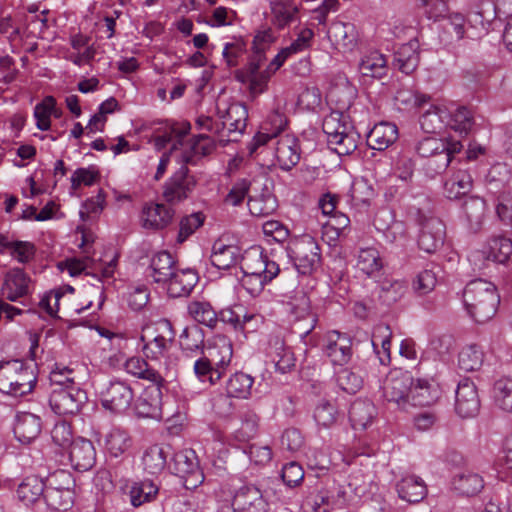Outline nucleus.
I'll return each mask as SVG.
<instances>
[{"label":"nucleus","instance_id":"f257e3e1","mask_svg":"<svg viewBox=\"0 0 512 512\" xmlns=\"http://www.w3.org/2000/svg\"><path fill=\"white\" fill-rule=\"evenodd\" d=\"M463 302L467 313L475 322L485 323L495 316L500 296L493 283L476 279L466 285Z\"/></svg>","mask_w":512,"mask_h":512},{"label":"nucleus","instance_id":"f03ea898","mask_svg":"<svg viewBox=\"0 0 512 512\" xmlns=\"http://www.w3.org/2000/svg\"><path fill=\"white\" fill-rule=\"evenodd\" d=\"M33 369L20 360L0 363V392L12 397L31 393L36 384Z\"/></svg>","mask_w":512,"mask_h":512},{"label":"nucleus","instance_id":"7ed1b4c3","mask_svg":"<svg viewBox=\"0 0 512 512\" xmlns=\"http://www.w3.org/2000/svg\"><path fill=\"white\" fill-rule=\"evenodd\" d=\"M44 501L51 510L66 511L73 504L74 479L66 470H58L47 479Z\"/></svg>","mask_w":512,"mask_h":512},{"label":"nucleus","instance_id":"20e7f679","mask_svg":"<svg viewBox=\"0 0 512 512\" xmlns=\"http://www.w3.org/2000/svg\"><path fill=\"white\" fill-rule=\"evenodd\" d=\"M287 252L299 273L311 274L320 266L321 255L318 243L310 235L291 240Z\"/></svg>","mask_w":512,"mask_h":512},{"label":"nucleus","instance_id":"39448f33","mask_svg":"<svg viewBox=\"0 0 512 512\" xmlns=\"http://www.w3.org/2000/svg\"><path fill=\"white\" fill-rule=\"evenodd\" d=\"M87 401L84 390L74 385L54 388L50 394L49 405L52 411L61 416L76 415Z\"/></svg>","mask_w":512,"mask_h":512},{"label":"nucleus","instance_id":"423d86ee","mask_svg":"<svg viewBox=\"0 0 512 512\" xmlns=\"http://www.w3.org/2000/svg\"><path fill=\"white\" fill-rule=\"evenodd\" d=\"M171 469L183 479V485L186 489H195L204 481V474L200 469L196 453L192 449L174 453Z\"/></svg>","mask_w":512,"mask_h":512},{"label":"nucleus","instance_id":"0eeeda50","mask_svg":"<svg viewBox=\"0 0 512 512\" xmlns=\"http://www.w3.org/2000/svg\"><path fill=\"white\" fill-rule=\"evenodd\" d=\"M413 377L407 371L394 370L390 372L382 386L383 396L388 402L395 403L401 410L410 407V393Z\"/></svg>","mask_w":512,"mask_h":512},{"label":"nucleus","instance_id":"6e6552de","mask_svg":"<svg viewBox=\"0 0 512 512\" xmlns=\"http://www.w3.org/2000/svg\"><path fill=\"white\" fill-rule=\"evenodd\" d=\"M174 339L175 331L171 322L162 319L156 323L152 338L141 336L144 342L143 353L149 359L159 360L167 355Z\"/></svg>","mask_w":512,"mask_h":512},{"label":"nucleus","instance_id":"1a4fd4ad","mask_svg":"<svg viewBox=\"0 0 512 512\" xmlns=\"http://www.w3.org/2000/svg\"><path fill=\"white\" fill-rule=\"evenodd\" d=\"M196 185L197 180L184 164L165 183L162 196L166 202L176 204L187 199Z\"/></svg>","mask_w":512,"mask_h":512},{"label":"nucleus","instance_id":"9d476101","mask_svg":"<svg viewBox=\"0 0 512 512\" xmlns=\"http://www.w3.org/2000/svg\"><path fill=\"white\" fill-rule=\"evenodd\" d=\"M480 407V397L474 382L470 379L461 380L455 391L456 414L463 419L473 418L479 413Z\"/></svg>","mask_w":512,"mask_h":512},{"label":"nucleus","instance_id":"9b49d317","mask_svg":"<svg viewBox=\"0 0 512 512\" xmlns=\"http://www.w3.org/2000/svg\"><path fill=\"white\" fill-rule=\"evenodd\" d=\"M134 398L132 388L123 381H112L101 392V402L104 408L121 413L126 411Z\"/></svg>","mask_w":512,"mask_h":512},{"label":"nucleus","instance_id":"f8f14e48","mask_svg":"<svg viewBox=\"0 0 512 512\" xmlns=\"http://www.w3.org/2000/svg\"><path fill=\"white\" fill-rule=\"evenodd\" d=\"M445 225L435 217L426 218L421 223L418 246L426 253H434L444 243Z\"/></svg>","mask_w":512,"mask_h":512},{"label":"nucleus","instance_id":"ddd939ff","mask_svg":"<svg viewBox=\"0 0 512 512\" xmlns=\"http://www.w3.org/2000/svg\"><path fill=\"white\" fill-rule=\"evenodd\" d=\"M233 512H267V503L255 486L239 488L232 500Z\"/></svg>","mask_w":512,"mask_h":512},{"label":"nucleus","instance_id":"4468645a","mask_svg":"<svg viewBox=\"0 0 512 512\" xmlns=\"http://www.w3.org/2000/svg\"><path fill=\"white\" fill-rule=\"evenodd\" d=\"M324 352L334 365H345L349 362L352 350L351 339L338 331L326 335Z\"/></svg>","mask_w":512,"mask_h":512},{"label":"nucleus","instance_id":"2eb2a0df","mask_svg":"<svg viewBox=\"0 0 512 512\" xmlns=\"http://www.w3.org/2000/svg\"><path fill=\"white\" fill-rule=\"evenodd\" d=\"M275 158L282 170L289 171L300 160V147L296 137L290 134L281 136L275 147Z\"/></svg>","mask_w":512,"mask_h":512},{"label":"nucleus","instance_id":"dca6fc26","mask_svg":"<svg viewBox=\"0 0 512 512\" xmlns=\"http://www.w3.org/2000/svg\"><path fill=\"white\" fill-rule=\"evenodd\" d=\"M174 214L175 211L164 204L148 203L142 209V226L151 230L164 229L172 222Z\"/></svg>","mask_w":512,"mask_h":512},{"label":"nucleus","instance_id":"f3484780","mask_svg":"<svg viewBox=\"0 0 512 512\" xmlns=\"http://www.w3.org/2000/svg\"><path fill=\"white\" fill-rule=\"evenodd\" d=\"M161 386L162 384H152L146 387L136 400L135 411L139 417H161Z\"/></svg>","mask_w":512,"mask_h":512},{"label":"nucleus","instance_id":"a211bd4d","mask_svg":"<svg viewBox=\"0 0 512 512\" xmlns=\"http://www.w3.org/2000/svg\"><path fill=\"white\" fill-rule=\"evenodd\" d=\"M69 460L72 467L80 472L90 470L96 462V451L90 440L76 439L69 449Z\"/></svg>","mask_w":512,"mask_h":512},{"label":"nucleus","instance_id":"6ab92c4d","mask_svg":"<svg viewBox=\"0 0 512 512\" xmlns=\"http://www.w3.org/2000/svg\"><path fill=\"white\" fill-rule=\"evenodd\" d=\"M198 282V275L195 270L177 267L166 285L168 294L173 298L188 296Z\"/></svg>","mask_w":512,"mask_h":512},{"label":"nucleus","instance_id":"aec40b11","mask_svg":"<svg viewBox=\"0 0 512 512\" xmlns=\"http://www.w3.org/2000/svg\"><path fill=\"white\" fill-rule=\"evenodd\" d=\"M287 125V118L284 113L274 110L262 124L259 131L253 138L251 153L258 147L265 145L268 141L278 136Z\"/></svg>","mask_w":512,"mask_h":512},{"label":"nucleus","instance_id":"412c9836","mask_svg":"<svg viewBox=\"0 0 512 512\" xmlns=\"http://www.w3.org/2000/svg\"><path fill=\"white\" fill-rule=\"evenodd\" d=\"M42 431L41 418L30 412H21L17 415L14 425V434L19 442L30 444Z\"/></svg>","mask_w":512,"mask_h":512},{"label":"nucleus","instance_id":"4be33fe9","mask_svg":"<svg viewBox=\"0 0 512 512\" xmlns=\"http://www.w3.org/2000/svg\"><path fill=\"white\" fill-rule=\"evenodd\" d=\"M396 491L401 500L416 504L426 497L427 486L422 478L408 475L397 482Z\"/></svg>","mask_w":512,"mask_h":512},{"label":"nucleus","instance_id":"5701e85b","mask_svg":"<svg viewBox=\"0 0 512 512\" xmlns=\"http://www.w3.org/2000/svg\"><path fill=\"white\" fill-rule=\"evenodd\" d=\"M440 396L438 385L434 381L427 379H413L408 397L410 406H429L435 403Z\"/></svg>","mask_w":512,"mask_h":512},{"label":"nucleus","instance_id":"b1692460","mask_svg":"<svg viewBox=\"0 0 512 512\" xmlns=\"http://www.w3.org/2000/svg\"><path fill=\"white\" fill-rule=\"evenodd\" d=\"M178 267L176 260L168 251H159L155 253L150 260V276L153 281L159 284H164L173 275V272Z\"/></svg>","mask_w":512,"mask_h":512},{"label":"nucleus","instance_id":"393cba45","mask_svg":"<svg viewBox=\"0 0 512 512\" xmlns=\"http://www.w3.org/2000/svg\"><path fill=\"white\" fill-rule=\"evenodd\" d=\"M486 211V202L478 196H469L462 204V213L467 228L472 232H478L483 224Z\"/></svg>","mask_w":512,"mask_h":512},{"label":"nucleus","instance_id":"a878e982","mask_svg":"<svg viewBox=\"0 0 512 512\" xmlns=\"http://www.w3.org/2000/svg\"><path fill=\"white\" fill-rule=\"evenodd\" d=\"M398 138V128L395 124L381 122L376 124L367 136L370 148L378 151L385 150Z\"/></svg>","mask_w":512,"mask_h":512},{"label":"nucleus","instance_id":"bb28decb","mask_svg":"<svg viewBox=\"0 0 512 512\" xmlns=\"http://www.w3.org/2000/svg\"><path fill=\"white\" fill-rule=\"evenodd\" d=\"M473 187V179L468 169H458L444 182V194L448 199L466 196Z\"/></svg>","mask_w":512,"mask_h":512},{"label":"nucleus","instance_id":"cd10ccee","mask_svg":"<svg viewBox=\"0 0 512 512\" xmlns=\"http://www.w3.org/2000/svg\"><path fill=\"white\" fill-rule=\"evenodd\" d=\"M330 41L339 49H352L357 42V31L352 23L333 22L328 29Z\"/></svg>","mask_w":512,"mask_h":512},{"label":"nucleus","instance_id":"c85d7f7f","mask_svg":"<svg viewBox=\"0 0 512 512\" xmlns=\"http://www.w3.org/2000/svg\"><path fill=\"white\" fill-rule=\"evenodd\" d=\"M240 258V249L236 245H226L218 240L213 245L211 263L218 269H229L233 267Z\"/></svg>","mask_w":512,"mask_h":512},{"label":"nucleus","instance_id":"c756f323","mask_svg":"<svg viewBox=\"0 0 512 512\" xmlns=\"http://www.w3.org/2000/svg\"><path fill=\"white\" fill-rule=\"evenodd\" d=\"M391 336L392 332L387 324L380 323L373 328L371 342L375 352L379 355L378 358L382 365L389 364L391 360Z\"/></svg>","mask_w":512,"mask_h":512},{"label":"nucleus","instance_id":"7c9ffc66","mask_svg":"<svg viewBox=\"0 0 512 512\" xmlns=\"http://www.w3.org/2000/svg\"><path fill=\"white\" fill-rule=\"evenodd\" d=\"M269 356L276 370L281 373H286L295 366V358L292 351L285 346L280 338L270 341Z\"/></svg>","mask_w":512,"mask_h":512},{"label":"nucleus","instance_id":"2f4dec72","mask_svg":"<svg viewBox=\"0 0 512 512\" xmlns=\"http://www.w3.org/2000/svg\"><path fill=\"white\" fill-rule=\"evenodd\" d=\"M405 292L406 285L403 281L384 279L374 293L382 305L389 307L398 302Z\"/></svg>","mask_w":512,"mask_h":512},{"label":"nucleus","instance_id":"473e14b6","mask_svg":"<svg viewBox=\"0 0 512 512\" xmlns=\"http://www.w3.org/2000/svg\"><path fill=\"white\" fill-rule=\"evenodd\" d=\"M383 259L374 247L362 248L357 256V268L368 277H376L383 269Z\"/></svg>","mask_w":512,"mask_h":512},{"label":"nucleus","instance_id":"72a5a7b5","mask_svg":"<svg viewBox=\"0 0 512 512\" xmlns=\"http://www.w3.org/2000/svg\"><path fill=\"white\" fill-rule=\"evenodd\" d=\"M375 406L369 401L357 400L349 410V419L354 429H366L375 416Z\"/></svg>","mask_w":512,"mask_h":512},{"label":"nucleus","instance_id":"f704fd0d","mask_svg":"<svg viewBox=\"0 0 512 512\" xmlns=\"http://www.w3.org/2000/svg\"><path fill=\"white\" fill-rule=\"evenodd\" d=\"M125 370L137 378L150 381L152 384H163L164 382L161 374L140 357L129 358L125 362Z\"/></svg>","mask_w":512,"mask_h":512},{"label":"nucleus","instance_id":"c9c22d12","mask_svg":"<svg viewBox=\"0 0 512 512\" xmlns=\"http://www.w3.org/2000/svg\"><path fill=\"white\" fill-rule=\"evenodd\" d=\"M419 53L414 42L403 44L395 53L394 65L406 75L411 74L419 64Z\"/></svg>","mask_w":512,"mask_h":512},{"label":"nucleus","instance_id":"e433bc0d","mask_svg":"<svg viewBox=\"0 0 512 512\" xmlns=\"http://www.w3.org/2000/svg\"><path fill=\"white\" fill-rule=\"evenodd\" d=\"M277 207L276 197L268 190L261 194L250 196L248 199L249 211L255 217H268L276 211Z\"/></svg>","mask_w":512,"mask_h":512},{"label":"nucleus","instance_id":"4c0bfd02","mask_svg":"<svg viewBox=\"0 0 512 512\" xmlns=\"http://www.w3.org/2000/svg\"><path fill=\"white\" fill-rule=\"evenodd\" d=\"M47 485L36 476L27 477L18 487V498L25 504L35 503L40 497L44 498Z\"/></svg>","mask_w":512,"mask_h":512},{"label":"nucleus","instance_id":"58836bf2","mask_svg":"<svg viewBox=\"0 0 512 512\" xmlns=\"http://www.w3.org/2000/svg\"><path fill=\"white\" fill-rule=\"evenodd\" d=\"M359 71L363 77L382 78L387 72L386 58L381 53L373 51L362 58Z\"/></svg>","mask_w":512,"mask_h":512},{"label":"nucleus","instance_id":"ea45409f","mask_svg":"<svg viewBox=\"0 0 512 512\" xmlns=\"http://www.w3.org/2000/svg\"><path fill=\"white\" fill-rule=\"evenodd\" d=\"M492 398L497 408L512 413V377H502L495 381Z\"/></svg>","mask_w":512,"mask_h":512},{"label":"nucleus","instance_id":"a19ab883","mask_svg":"<svg viewBox=\"0 0 512 512\" xmlns=\"http://www.w3.org/2000/svg\"><path fill=\"white\" fill-rule=\"evenodd\" d=\"M487 258L498 263H506L512 255V240L499 235L493 236L488 241Z\"/></svg>","mask_w":512,"mask_h":512},{"label":"nucleus","instance_id":"79ce46f5","mask_svg":"<svg viewBox=\"0 0 512 512\" xmlns=\"http://www.w3.org/2000/svg\"><path fill=\"white\" fill-rule=\"evenodd\" d=\"M254 379L243 372L233 374L226 384V392L235 398L247 399L251 395Z\"/></svg>","mask_w":512,"mask_h":512},{"label":"nucleus","instance_id":"37998d69","mask_svg":"<svg viewBox=\"0 0 512 512\" xmlns=\"http://www.w3.org/2000/svg\"><path fill=\"white\" fill-rule=\"evenodd\" d=\"M202 354H204L215 367L223 372L232 359V345L225 340H220L219 343L202 351Z\"/></svg>","mask_w":512,"mask_h":512},{"label":"nucleus","instance_id":"c03bdc74","mask_svg":"<svg viewBox=\"0 0 512 512\" xmlns=\"http://www.w3.org/2000/svg\"><path fill=\"white\" fill-rule=\"evenodd\" d=\"M168 452L159 445H152L144 452V469L150 474H159L167 463Z\"/></svg>","mask_w":512,"mask_h":512},{"label":"nucleus","instance_id":"a18cd8bd","mask_svg":"<svg viewBox=\"0 0 512 512\" xmlns=\"http://www.w3.org/2000/svg\"><path fill=\"white\" fill-rule=\"evenodd\" d=\"M346 119L347 117L338 111L331 112L324 118L322 128L329 144L350 128L351 124Z\"/></svg>","mask_w":512,"mask_h":512},{"label":"nucleus","instance_id":"49530a36","mask_svg":"<svg viewBox=\"0 0 512 512\" xmlns=\"http://www.w3.org/2000/svg\"><path fill=\"white\" fill-rule=\"evenodd\" d=\"M131 446V438L125 430L113 428L105 437V447L112 457H119Z\"/></svg>","mask_w":512,"mask_h":512},{"label":"nucleus","instance_id":"de8ad7c7","mask_svg":"<svg viewBox=\"0 0 512 512\" xmlns=\"http://www.w3.org/2000/svg\"><path fill=\"white\" fill-rule=\"evenodd\" d=\"M453 486L462 495L473 496L484 487L482 477L475 473H462L453 478Z\"/></svg>","mask_w":512,"mask_h":512},{"label":"nucleus","instance_id":"09e8293b","mask_svg":"<svg viewBox=\"0 0 512 512\" xmlns=\"http://www.w3.org/2000/svg\"><path fill=\"white\" fill-rule=\"evenodd\" d=\"M158 492V486L150 480L135 482L131 486L129 493L131 504L134 507H138L146 502H150L155 499Z\"/></svg>","mask_w":512,"mask_h":512},{"label":"nucleus","instance_id":"8fccbe9b","mask_svg":"<svg viewBox=\"0 0 512 512\" xmlns=\"http://www.w3.org/2000/svg\"><path fill=\"white\" fill-rule=\"evenodd\" d=\"M483 360L482 349L476 344H471L464 347L459 353L458 365L461 370L471 372L480 369Z\"/></svg>","mask_w":512,"mask_h":512},{"label":"nucleus","instance_id":"3c124183","mask_svg":"<svg viewBox=\"0 0 512 512\" xmlns=\"http://www.w3.org/2000/svg\"><path fill=\"white\" fill-rule=\"evenodd\" d=\"M188 311L194 320L210 328H214L218 322V314L209 302H191Z\"/></svg>","mask_w":512,"mask_h":512},{"label":"nucleus","instance_id":"603ef678","mask_svg":"<svg viewBox=\"0 0 512 512\" xmlns=\"http://www.w3.org/2000/svg\"><path fill=\"white\" fill-rule=\"evenodd\" d=\"M446 117L447 112L445 109L431 105L430 108L420 116L419 122L421 129L425 133H436L438 130L442 129Z\"/></svg>","mask_w":512,"mask_h":512},{"label":"nucleus","instance_id":"864d4df0","mask_svg":"<svg viewBox=\"0 0 512 512\" xmlns=\"http://www.w3.org/2000/svg\"><path fill=\"white\" fill-rule=\"evenodd\" d=\"M194 373L203 383L216 384L222 377V371L215 367L204 354L194 363Z\"/></svg>","mask_w":512,"mask_h":512},{"label":"nucleus","instance_id":"5fc2aeb1","mask_svg":"<svg viewBox=\"0 0 512 512\" xmlns=\"http://www.w3.org/2000/svg\"><path fill=\"white\" fill-rule=\"evenodd\" d=\"M189 129V123L183 124L182 127L172 125L166 128L161 134L155 136V146L158 149H163L169 143L173 142L172 149H175L177 144H181L182 138L188 134Z\"/></svg>","mask_w":512,"mask_h":512},{"label":"nucleus","instance_id":"6e6d98bb","mask_svg":"<svg viewBox=\"0 0 512 512\" xmlns=\"http://www.w3.org/2000/svg\"><path fill=\"white\" fill-rule=\"evenodd\" d=\"M327 498L329 512L334 510H344L349 506L351 497L344 485L327 486L323 489Z\"/></svg>","mask_w":512,"mask_h":512},{"label":"nucleus","instance_id":"4d7b16f0","mask_svg":"<svg viewBox=\"0 0 512 512\" xmlns=\"http://www.w3.org/2000/svg\"><path fill=\"white\" fill-rule=\"evenodd\" d=\"M243 272L244 276L241 280L243 288L251 296L259 295L263 291L264 286L268 283L267 280L264 279V275L260 270H253L249 263L245 264Z\"/></svg>","mask_w":512,"mask_h":512},{"label":"nucleus","instance_id":"13d9d810","mask_svg":"<svg viewBox=\"0 0 512 512\" xmlns=\"http://www.w3.org/2000/svg\"><path fill=\"white\" fill-rule=\"evenodd\" d=\"M259 417L253 411H246L241 415V425L234 432V438L239 442L252 439L258 429Z\"/></svg>","mask_w":512,"mask_h":512},{"label":"nucleus","instance_id":"bf43d9fd","mask_svg":"<svg viewBox=\"0 0 512 512\" xmlns=\"http://www.w3.org/2000/svg\"><path fill=\"white\" fill-rule=\"evenodd\" d=\"M203 344V332L196 325L186 327L180 335V345L184 351L197 352L201 350L202 352L204 351Z\"/></svg>","mask_w":512,"mask_h":512},{"label":"nucleus","instance_id":"052dcab7","mask_svg":"<svg viewBox=\"0 0 512 512\" xmlns=\"http://www.w3.org/2000/svg\"><path fill=\"white\" fill-rule=\"evenodd\" d=\"M360 136L354 131L353 127L350 126L347 131H344L335 141L330 145H334V150L339 155H350L353 153L357 146Z\"/></svg>","mask_w":512,"mask_h":512},{"label":"nucleus","instance_id":"680f3d73","mask_svg":"<svg viewBox=\"0 0 512 512\" xmlns=\"http://www.w3.org/2000/svg\"><path fill=\"white\" fill-rule=\"evenodd\" d=\"M314 419L319 426L331 427L337 420V409L333 403L322 399L314 411Z\"/></svg>","mask_w":512,"mask_h":512},{"label":"nucleus","instance_id":"e2e57ef3","mask_svg":"<svg viewBox=\"0 0 512 512\" xmlns=\"http://www.w3.org/2000/svg\"><path fill=\"white\" fill-rule=\"evenodd\" d=\"M298 12L297 6L285 3L283 0H275L272 3V13L278 27L283 28L295 19Z\"/></svg>","mask_w":512,"mask_h":512},{"label":"nucleus","instance_id":"0e129e2a","mask_svg":"<svg viewBox=\"0 0 512 512\" xmlns=\"http://www.w3.org/2000/svg\"><path fill=\"white\" fill-rule=\"evenodd\" d=\"M54 97L46 96L42 102L38 103L34 108V117L36 126L41 131H47L51 127V109L53 108Z\"/></svg>","mask_w":512,"mask_h":512},{"label":"nucleus","instance_id":"69168bd1","mask_svg":"<svg viewBox=\"0 0 512 512\" xmlns=\"http://www.w3.org/2000/svg\"><path fill=\"white\" fill-rule=\"evenodd\" d=\"M204 219V215L200 212L183 217L179 224L177 241L179 243L186 241L189 236L203 225Z\"/></svg>","mask_w":512,"mask_h":512},{"label":"nucleus","instance_id":"338daca9","mask_svg":"<svg viewBox=\"0 0 512 512\" xmlns=\"http://www.w3.org/2000/svg\"><path fill=\"white\" fill-rule=\"evenodd\" d=\"M337 382L340 388L349 394H355L363 385L362 377L349 369H341L338 372Z\"/></svg>","mask_w":512,"mask_h":512},{"label":"nucleus","instance_id":"774afa93","mask_svg":"<svg viewBox=\"0 0 512 512\" xmlns=\"http://www.w3.org/2000/svg\"><path fill=\"white\" fill-rule=\"evenodd\" d=\"M436 284L437 273L433 268H426L421 271L413 281V288L419 295H426L435 288Z\"/></svg>","mask_w":512,"mask_h":512}]
</instances>
